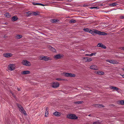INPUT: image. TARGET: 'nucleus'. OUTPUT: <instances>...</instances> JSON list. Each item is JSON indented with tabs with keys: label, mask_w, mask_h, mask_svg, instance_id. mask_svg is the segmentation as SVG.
Instances as JSON below:
<instances>
[{
	"label": "nucleus",
	"mask_w": 124,
	"mask_h": 124,
	"mask_svg": "<svg viewBox=\"0 0 124 124\" xmlns=\"http://www.w3.org/2000/svg\"><path fill=\"white\" fill-rule=\"evenodd\" d=\"M89 33L92 34L93 35H95V34H98L100 35H106L107 33L104 32H101L100 31L94 30V31L90 30Z\"/></svg>",
	"instance_id": "1"
},
{
	"label": "nucleus",
	"mask_w": 124,
	"mask_h": 124,
	"mask_svg": "<svg viewBox=\"0 0 124 124\" xmlns=\"http://www.w3.org/2000/svg\"><path fill=\"white\" fill-rule=\"evenodd\" d=\"M17 105L21 113H23L24 115H26V111L22 106L18 104H17Z\"/></svg>",
	"instance_id": "2"
},
{
	"label": "nucleus",
	"mask_w": 124,
	"mask_h": 124,
	"mask_svg": "<svg viewBox=\"0 0 124 124\" xmlns=\"http://www.w3.org/2000/svg\"><path fill=\"white\" fill-rule=\"evenodd\" d=\"M67 117L69 119H76L78 118V117L75 114H70L67 115Z\"/></svg>",
	"instance_id": "3"
},
{
	"label": "nucleus",
	"mask_w": 124,
	"mask_h": 124,
	"mask_svg": "<svg viewBox=\"0 0 124 124\" xmlns=\"http://www.w3.org/2000/svg\"><path fill=\"white\" fill-rule=\"evenodd\" d=\"M39 59L40 60H44L45 61H50L52 60L51 58H50L47 57V56H40Z\"/></svg>",
	"instance_id": "4"
},
{
	"label": "nucleus",
	"mask_w": 124,
	"mask_h": 124,
	"mask_svg": "<svg viewBox=\"0 0 124 124\" xmlns=\"http://www.w3.org/2000/svg\"><path fill=\"white\" fill-rule=\"evenodd\" d=\"M22 64L27 66H30L31 65V64L30 62L27 60H24L22 62Z\"/></svg>",
	"instance_id": "5"
},
{
	"label": "nucleus",
	"mask_w": 124,
	"mask_h": 124,
	"mask_svg": "<svg viewBox=\"0 0 124 124\" xmlns=\"http://www.w3.org/2000/svg\"><path fill=\"white\" fill-rule=\"evenodd\" d=\"M63 56L62 54H58L54 56V58L56 60L62 58Z\"/></svg>",
	"instance_id": "6"
},
{
	"label": "nucleus",
	"mask_w": 124,
	"mask_h": 124,
	"mask_svg": "<svg viewBox=\"0 0 124 124\" xmlns=\"http://www.w3.org/2000/svg\"><path fill=\"white\" fill-rule=\"evenodd\" d=\"M59 84L57 82H54L52 84V87L55 88L59 86Z\"/></svg>",
	"instance_id": "7"
},
{
	"label": "nucleus",
	"mask_w": 124,
	"mask_h": 124,
	"mask_svg": "<svg viewBox=\"0 0 124 124\" xmlns=\"http://www.w3.org/2000/svg\"><path fill=\"white\" fill-rule=\"evenodd\" d=\"M15 66L14 64H11L9 66V69L11 70H13L15 69Z\"/></svg>",
	"instance_id": "8"
},
{
	"label": "nucleus",
	"mask_w": 124,
	"mask_h": 124,
	"mask_svg": "<svg viewBox=\"0 0 124 124\" xmlns=\"http://www.w3.org/2000/svg\"><path fill=\"white\" fill-rule=\"evenodd\" d=\"M90 68L92 70H98V68L97 66L95 65H92L90 67Z\"/></svg>",
	"instance_id": "9"
},
{
	"label": "nucleus",
	"mask_w": 124,
	"mask_h": 124,
	"mask_svg": "<svg viewBox=\"0 0 124 124\" xmlns=\"http://www.w3.org/2000/svg\"><path fill=\"white\" fill-rule=\"evenodd\" d=\"M106 61L113 64H117L119 63L118 62L115 60H108Z\"/></svg>",
	"instance_id": "10"
},
{
	"label": "nucleus",
	"mask_w": 124,
	"mask_h": 124,
	"mask_svg": "<svg viewBox=\"0 0 124 124\" xmlns=\"http://www.w3.org/2000/svg\"><path fill=\"white\" fill-rule=\"evenodd\" d=\"M97 46L98 47H100L104 49H106V47L105 45L101 43H99L97 45Z\"/></svg>",
	"instance_id": "11"
},
{
	"label": "nucleus",
	"mask_w": 124,
	"mask_h": 124,
	"mask_svg": "<svg viewBox=\"0 0 124 124\" xmlns=\"http://www.w3.org/2000/svg\"><path fill=\"white\" fill-rule=\"evenodd\" d=\"M12 55V54L9 53H7L4 54L3 56L4 57H9Z\"/></svg>",
	"instance_id": "12"
},
{
	"label": "nucleus",
	"mask_w": 124,
	"mask_h": 124,
	"mask_svg": "<svg viewBox=\"0 0 124 124\" xmlns=\"http://www.w3.org/2000/svg\"><path fill=\"white\" fill-rule=\"evenodd\" d=\"M83 59L85 60L86 62H89L92 61V59L91 58L88 57H83Z\"/></svg>",
	"instance_id": "13"
},
{
	"label": "nucleus",
	"mask_w": 124,
	"mask_h": 124,
	"mask_svg": "<svg viewBox=\"0 0 124 124\" xmlns=\"http://www.w3.org/2000/svg\"><path fill=\"white\" fill-rule=\"evenodd\" d=\"M95 106L96 108H100L104 107V106L102 104H96L95 105Z\"/></svg>",
	"instance_id": "14"
},
{
	"label": "nucleus",
	"mask_w": 124,
	"mask_h": 124,
	"mask_svg": "<svg viewBox=\"0 0 124 124\" xmlns=\"http://www.w3.org/2000/svg\"><path fill=\"white\" fill-rule=\"evenodd\" d=\"M30 72L29 71H24L22 72L21 73L22 74H30Z\"/></svg>",
	"instance_id": "15"
},
{
	"label": "nucleus",
	"mask_w": 124,
	"mask_h": 124,
	"mask_svg": "<svg viewBox=\"0 0 124 124\" xmlns=\"http://www.w3.org/2000/svg\"><path fill=\"white\" fill-rule=\"evenodd\" d=\"M53 114L55 116H59L61 115L60 113L57 111L53 113Z\"/></svg>",
	"instance_id": "16"
},
{
	"label": "nucleus",
	"mask_w": 124,
	"mask_h": 124,
	"mask_svg": "<svg viewBox=\"0 0 124 124\" xmlns=\"http://www.w3.org/2000/svg\"><path fill=\"white\" fill-rule=\"evenodd\" d=\"M48 108L47 107L46 108V110L45 114V116L46 117H47L48 116Z\"/></svg>",
	"instance_id": "17"
},
{
	"label": "nucleus",
	"mask_w": 124,
	"mask_h": 124,
	"mask_svg": "<svg viewBox=\"0 0 124 124\" xmlns=\"http://www.w3.org/2000/svg\"><path fill=\"white\" fill-rule=\"evenodd\" d=\"M97 74L100 75H103L104 74V73L103 72L98 71L96 73Z\"/></svg>",
	"instance_id": "18"
},
{
	"label": "nucleus",
	"mask_w": 124,
	"mask_h": 124,
	"mask_svg": "<svg viewBox=\"0 0 124 124\" xmlns=\"http://www.w3.org/2000/svg\"><path fill=\"white\" fill-rule=\"evenodd\" d=\"M76 22V20H74L73 19H72L70 20L69 21V23H75Z\"/></svg>",
	"instance_id": "19"
},
{
	"label": "nucleus",
	"mask_w": 124,
	"mask_h": 124,
	"mask_svg": "<svg viewBox=\"0 0 124 124\" xmlns=\"http://www.w3.org/2000/svg\"><path fill=\"white\" fill-rule=\"evenodd\" d=\"M110 89L116 90V91H117L119 90V89L118 88L115 86H111L110 87Z\"/></svg>",
	"instance_id": "20"
},
{
	"label": "nucleus",
	"mask_w": 124,
	"mask_h": 124,
	"mask_svg": "<svg viewBox=\"0 0 124 124\" xmlns=\"http://www.w3.org/2000/svg\"><path fill=\"white\" fill-rule=\"evenodd\" d=\"M63 74L65 77H68L69 76V73L64 72L63 73Z\"/></svg>",
	"instance_id": "21"
},
{
	"label": "nucleus",
	"mask_w": 124,
	"mask_h": 124,
	"mask_svg": "<svg viewBox=\"0 0 124 124\" xmlns=\"http://www.w3.org/2000/svg\"><path fill=\"white\" fill-rule=\"evenodd\" d=\"M18 19V18L16 16H13L12 18V21H14Z\"/></svg>",
	"instance_id": "22"
},
{
	"label": "nucleus",
	"mask_w": 124,
	"mask_h": 124,
	"mask_svg": "<svg viewBox=\"0 0 124 124\" xmlns=\"http://www.w3.org/2000/svg\"><path fill=\"white\" fill-rule=\"evenodd\" d=\"M22 37V35H17L16 36V39H19L21 38Z\"/></svg>",
	"instance_id": "23"
},
{
	"label": "nucleus",
	"mask_w": 124,
	"mask_h": 124,
	"mask_svg": "<svg viewBox=\"0 0 124 124\" xmlns=\"http://www.w3.org/2000/svg\"><path fill=\"white\" fill-rule=\"evenodd\" d=\"M75 75L73 74L70 73L69 77H75Z\"/></svg>",
	"instance_id": "24"
},
{
	"label": "nucleus",
	"mask_w": 124,
	"mask_h": 124,
	"mask_svg": "<svg viewBox=\"0 0 124 124\" xmlns=\"http://www.w3.org/2000/svg\"><path fill=\"white\" fill-rule=\"evenodd\" d=\"M117 3L116 2H114L112 3H111L110 4V6H115L117 5Z\"/></svg>",
	"instance_id": "25"
},
{
	"label": "nucleus",
	"mask_w": 124,
	"mask_h": 124,
	"mask_svg": "<svg viewBox=\"0 0 124 124\" xmlns=\"http://www.w3.org/2000/svg\"><path fill=\"white\" fill-rule=\"evenodd\" d=\"M4 15L6 17L8 18L10 16V14L9 13H6L4 14Z\"/></svg>",
	"instance_id": "26"
},
{
	"label": "nucleus",
	"mask_w": 124,
	"mask_h": 124,
	"mask_svg": "<svg viewBox=\"0 0 124 124\" xmlns=\"http://www.w3.org/2000/svg\"><path fill=\"white\" fill-rule=\"evenodd\" d=\"M56 79L58 81H66V79H62L61 78H56Z\"/></svg>",
	"instance_id": "27"
},
{
	"label": "nucleus",
	"mask_w": 124,
	"mask_h": 124,
	"mask_svg": "<svg viewBox=\"0 0 124 124\" xmlns=\"http://www.w3.org/2000/svg\"><path fill=\"white\" fill-rule=\"evenodd\" d=\"M50 21L53 23H55L57 22V20L55 19H52L50 20Z\"/></svg>",
	"instance_id": "28"
},
{
	"label": "nucleus",
	"mask_w": 124,
	"mask_h": 124,
	"mask_svg": "<svg viewBox=\"0 0 124 124\" xmlns=\"http://www.w3.org/2000/svg\"><path fill=\"white\" fill-rule=\"evenodd\" d=\"M83 102V101H76L74 102L76 104H79L80 103H82Z\"/></svg>",
	"instance_id": "29"
},
{
	"label": "nucleus",
	"mask_w": 124,
	"mask_h": 124,
	"mask_svg": "<svg viewBox=\"0 0 124 124\" xmlns=\"http://www.w3.org/2000/svg\"><path fill=\"white\" fill-rule=\"evenodd\" d=\"M32 13H31L29 11L27 12L26 13V16H28L31 15L32 14Z\"/></svg>",
	"instance_id": "30"
},
{
	"label": "nucleus",
	"mask_w": 124,
	"mask_h": 124,
	"mask_svg": "<svg viewBox=\"0 0 124 124\" xmlns=\"http://www.w3.org/2000/svg\"><path fill=\"white\" fill-rule=\"evenodd\" d=\"M83 30L85 31H86L89 32L91 30L88 28H86L84 29Z\"/></svg>",
	"instance_id": "31"
},
{
	"label": "nucleus",
	"mask_w": 124,
	"mask_h": 124,
	"mask_svg": "<svg viewBox=\"0 0 124 124\" xmlns=\"http://www.w3.org/2000/svg\"><path fill=\"white\" fill-rule=\"evenodd\" d=\"M51 50L53 52H55L56 51L55 49L52 47H51L50 48Z\"/></svg>",
	"instance_id": "32"
},
{
	"label": "nucleus",
	"mask_w": 124,
	"mask_h": 124,
	"mask_svg": "<svg viewBox=\"0 0 124 124\" xmlns=\"http://www.w3.org/2000/svg\"><path fill=\"white\" fill-rule=\"evenodd\" d=\"M119 103L121 105H124V100H121L120 101Z\"/></svg>",
	"instance_id": "33"
},
{
	"label": "nucleus",
	"mask_w": 124,
	"mask_h": 124,
	"mask_svg": "<svg viewBox=\"0 0 124 124\" xmlns=\"http://www.w3.org/2000/svg\"><path fill=\"white\" fill-rule=\"evenodd\" d=\"M36 4H37V5L42 6H45V5L43 4L39 3H36Z\"/></svg>",
	"instance_id": "34"
},
{
	"label": "nucleus",
	"mask_w": 124,
	"mask_h": 124,
	"mask_svg": "<svg viewBox=\"0 0 124 124\" xmlns=\"http://www.w3.org/2000/svg\"><path fill=\"white\" fill-rule=\"evenodd\" d=\"M100 123V122L99 121H96V122H94L93 123V124H99Z\"/></svg>",
	"instance_id": "35"
},
{
	"label": "nucleus",
	"mask_w": 124,
	"mask_h": 124,
	"mask_svg": "<svg viewBox=\"0 0 124 124\" xmlns=\"http://www.w3.org/2000/svg\"><path fill=\"white\" fill-rule=\"evenodd\" d=\"M96 53H92L90 54V56H93V55H96Z\"/></svg>",
	"instance_id": "36"
},
{
	"label": "nucleus",
	"mask_w": 124,
	"mask_h": 124,
	"mask_svg": "<svg viewBox=\"0 0 124 124\" xmlns=\"http://www.w3.org/2000/svg\"><path fill=\"white\" fill-rule=\"evenodd\" d=\"M33 14L35 16H37L38 15V12H35L33 13Z\"/></svg>",
	"instance_id": "37"
},
{
	"label": "nucleus",
	"mask_w": 124,
	"mask_h": 124,
	"mask_svg": "<svg viewBox=\"0 0 124 124\" xmlns=\"http://www.w3.org/2000/svg\"><path fill=\"white\" fill-rule=\"evenodd\" d=\"M97 8V7H91L90 8L91 9H93V8Z\"/></svg>",
	"instance_id": "38"
},
{
	"label": "nucleus",
	"mask_w": 124,
	"mask_h": 124,
	"mask_svg": "<svg viewBox=\"0 0 124 124\" xmlns=\"http://www.w3.org/2000/svg\"><path fill=\"white\" fill-rule=\"evenodd\" d=\"M120 49L124 50V47H120Z\"/></svg>",
	"instance_id": "39"
},
{
	"label": "nucleus",
	"mask_w": 124,
	"mask_h": 124,
	"mask_svg": "<svg viewBox=\"0 0 124 124\" xmlns=\"http://www.w3.org/2000/svg\"><path fill=\"white\" fill-rule=\"evenodd\" d=\"M85 55L86 56H90V54H85Z\"/></svg>",
	"instance_id": "40"
},
{
	"label": "nucleus",
	"mask_w": 124,
	"mask_h": 124,
	"mask_svg": "<svg viewBox=\"0 0 124 124\" xmlns=\"http://www.w3.org/2000/svg\"><path fill=\"white\" fill-rule=\"evenodd\" d=\"M121 19H124V16H121Z\"/></svg>",
	"instance_id": "41"
},
{
	"label": "nucleus",
	"mask_w": 124,
	"mask_h": 124,
	"mask_svg": "<svg viewBox=\"0 0 124 124\" xmlns=\"http://www.w3.org/2000/svg\"><path fill=\"white\" fill-rule=\"evenodd\" d=\"M35 3V2H34V3H33V4L34 5H37V4H36V3Z\"/></svg>",
	"instance_id": "42"
},
{
	"label": "nucleus",
	"mask_w": 124,
	"mask_h": 124,
	"mask_svg": "<svg viewBox=\"0 0 124 124\" xmlns=\"http://www.w3.org/2000/svg\"><path fill=\"white\" fill-rule=\"evenodd\" d=\"M17 89L19 91H20V88H17Z\"/></svg>",
	"instance_id": "43"
},
{
	"label": "nucleus",
	"mask_w": 124,
	"mask_h": 124,
	"mask_svg": "<svg viewBox=\"0 0 124 124\" xmlns=\"http://www.w3.org/2000/svg\"><path fill=\"white\" fill-rule=\"evenodd\" d=\"M88 116H91V114L89 115H88Z\"/></svg>",
	"instance_id": "44"
},
{
	"label": "nucleus",
	"mask_w": 124,
	"mask_h": 124,
	"mask_svg": "<svg viewBox=\"0 0 124 124\" xmlns=\"http://www.w3.org/2000/svg\"><path fill=\"white\" fill-rule=\"evenodd\" d=\"M122 76L123 78H124V74L123 75H122Z\"/></svg>",
	"instance_id": "45"
},
{
	"label": "nucleus",
	"mask_w": 124,
	"mask_h": 124,
	"mask_svg": "<svg viewBox=\"0 0 124 124\" xmlns=\"http://www.w3.org/2000/svg\"><path fill=\"white\" fill-rule=\"evenodd\" d=\"M122 70H124V68H122Z\"/></svg>",
	"instance_id": "46"
},
{
	"label": "nucleus",
	"mask_w": 124,
	"mask_h": 124,
	"mask_svg": "<svg viewBox=\"0 0 124 124\" xmlns=\"http://www.w3.org/2000/svg\"><path fill=\"white\" fill-rule=\"evenodd\" d=\"M55 0L56 1H60L62 0Z\"/></svg>",
	"instance_id": "47"
}]
</instances>
